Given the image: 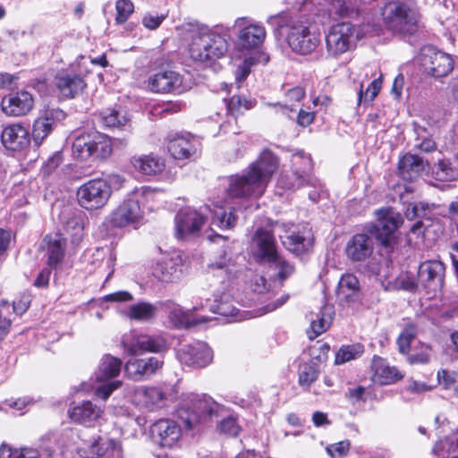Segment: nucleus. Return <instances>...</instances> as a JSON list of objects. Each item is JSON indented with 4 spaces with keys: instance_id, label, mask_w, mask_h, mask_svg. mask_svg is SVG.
Returning <instances> with one entry per match:
<instances>
[{
    "instance_id": "obj_60",
    "label": "nucleus",
    "mask_w": 458,
    "mask_h": 458,
    "mask_svg": "<svg viewBox=\"0 0 458 458\" xmlns=\"http://www.w3.org/2000/svg\"><path fill=\"white\" fill-rule=\"evenodd\" d=\"M350 445L351 444L349 440H343L328 445L326 450L331 458H342L348 454Z\"/></svg>"
},
{
    "instance_id": "obj_42",
    "label": "nucleus",
    "mask_w": 458,
    "mask_h": 458,
    "mask_svg": "<svg viewBox=\"0 0 458 458\" xmlns=\"http://www.w3.org/2000/svg\"><path fill=\"white\" fill-rule=\"evenodd\" d=\"M110 138L99 132H92V156L94 159H105L112 154Z\"/></svg>"
},
{
    "instance_id": "obj_47",
    "label": "nucleus",
    "mask_w": 458,
    "mask_h": 458,
    "mask_svg": "<svg viewBox=\"0 0 458 458\" xmlns=\"http://www.w3.org/2000/svg\"><path fill=\"white\" fill-rule=\"evenodd\" d=\"M157 308L148 302H139L131 305L128 310V316L131 319L147 321L156 316Z\"/></svg>"
},
{
    "instance_id": "obj_57",
    "label": "nucleus",
    "mask_w": 458,
    "mask_h": 458,
    "mask_svg": "<svg viewBox=\"0 0 458 458\" xmlns=\"http://www.w3.org/2000/svg\"><path fill=\"white\" fill-rule=\"evenodd\" d=\"M115 22L123 24L134 12V5L131 0H117L115 3Z\"/></svg>"
},
{
    "instance_id": "obj_24",
    "label": "nucleus",
    "mask_w": 458,
    "mask_h": 458,
    "mask_svg": "<svg viewBox=\"0 0 458 458\" xmlns=\"http://www.w3.org/2000/svg\"><path fill=\"white\" fill-rule=\"evenodd\" d=\"M1 106L7 115H25L33 108L34 98L29 91L13 92L3 98Z\"/></svg>"
},
{
    "instance_id": "obj_26",
    "label": "nucleus",
    "mask_w": 458,
    "mask_h": 458,
    "mask_svg": "<svg viewBox=\"0 0 458 458\" xmlns=\"http://www.w3.org/2000/svg\"><path fill=\"white\" fill-rule=\"evenodd\" d=\"M163 364L164 361L157 357L131 359L126 362L124 371L130 378L138 381L155 374Z\"/></svg>"
},
{
    "instance_id": "obj_40",
    "label": "nucleus",
    "mask_w": 458,
    "mask_h": 458,
    "mask_svg": "<svg viewBox=\"0 0 458 458\" xmlns=\"http://www.w3.org/2000/svg\"><path fill=\"white\" fill-rule=\"evenodd\" d=\"M334 315V308L330 305H325L321 310V314L317 315V318H310V329L309 332L310 339H314L323 334L331 325Z\"/></svg>"
},
{
    "instance_id": "obj_49",
    "label": "nucleus",
    "mask_w": 458,
    "mask_h": 458,
    "mask_svg": "<svg viewBox=\"0 0 458 458\" xmlns=\"http://www.w3.org/2000/svg\"><path fill=\"white\" fill-rule=\"evenodd\" d=\"M124 350L130 355H139L143 353V335L131 332L124 335L122 340Z\"/></svg>"
},
{
    "instance_id": "obj_59",
    "label": "nucleus",
    "mask_w": 458,
    "mask_h": 458,
    "mask_svg": "<svg viewBox=\"0 0 458 458\" xmlns=\"http://www.w3.org/2000/svg\"><path fill=\"white\" fill-rule=\"evenodd\" d=\"M143 353L146 352H159L165 346V340L159 336L143 335Z\"/></svg>"
},
{
    "instance_id": "obj_35",
    "label": "nucleus",
    "mask_w": 458,
    "mask_h": 458,
    "mask_svg": "<svg viewBox=\"0 0 458 458\" xmlns=\"http://www.w3.org/2000/svg\"><path fill=\"white\" fill-rule=\"evenodd\" d=\"M47 250V264L56 267L63 262L64 257L65 239L59 233L47 235L43 240Z\"/></svg>"
},
{
    "instance_id": "obj_37",
    "label": "nucleus",
    "mask_w": 458,
    "mask_h": 458,
    "mask_svg": "<svg viewBox=\"0 0 458 458\" xmlns=\"http://www.w3.org/2000/svg\"><path fill=\"white\" fill-rule=\"evenodd\" d=\"M266 38V30L259 24H250L239 32V42L243 48L251 49L259 47Z\"/></svg>"
},
{
    "instance_id": "obj_56",
    "label": "nucleus",
    "mask_w": 458,
    "mask_h": 458,
    "mask_svg": "<svg viewBox=\"0 0 458 458\" xmlns=\"http://www.w3.org/2000/svg\"><path fill=\"white\" fill-rule=\"evenodd\" d=\"M13 312L11 310V303L8 301L1 300L0 301V340L9 332Z\"/></svg>"
},
{
    "instance_id": "obj_20",
    "label": "nucleus",
    "mask_w": 458,
    "mask_h": 458,
    "mask_svg": "<svg viewBox=\"0 0 458 458\" xmlns=\"http://www.w3.org/2000/svg\"><path fill=\"white\" fill-rule=\"evenodd\" d=\"M178 360L190 367H205L208 365L213 358L212 351L204 342H193L183 344L177 351Z\"/></svg>"
},
{
    "instance_id": "obj_10",
    "label": "nucleus",
    "mask_w": 458,
    "mask_h": 458,
    "mask_svg": "<svg viewBox=\"0 0 458 458\" xmlns=\"http://www.w3.org/2000/svg\"><path fill=\"white\" fill-rule=\"evenodd\" d=\"M146 87L153 93L182 94L191 89V83L180 72L170 69H163L148 76Z\"/></svg>"
},
{
    "instance_id": "obj_43",
    "label": "nucleus",
    "mask_w": 458,
    "mask_h": 458,
    "mask_svg": "<svg viewBox=\"0 0 458 458\" xmlns=\"http://www.w3.org/2000/svg\"><path fill=\"white\" fill-rule=\"evenodd\" d=\"M92 132L77 136L72 143V155L75 158L88 160L92 156Z\"/></svg>"
},
{
    "instance_id": "obj_34",
    "label": "nucleus",
    "mask_w": 458,
    "mask_h": 458,
    "mask_svg": "<svg viewBox=\"0 0 458 458\" xmlns=\"http://www.w3.org/2000/svg\"><path fill=\"white\" fill-rule=\"evenodd\" d=\"M131 164L137 172L145 175H155L165 169L164 160L154 154L134 156Z\"/></svg>"
},
{
    "instance_id": "obj_23",
    "label": "nucleus",
    "mask_w": 458,
    "mask_h": 458,
    "mask_svg": "<svg viewBox=\"0 0 458 458\" xmlns=\"http://www.w3.org/2000/svg\"><path fill=\"white\" fill-rule=\"evenodd\" d=\"M336 297L343 306L354 307L361 301V290L358 278L352 274H344L340 278Z\"/></svg>"
},
{
    "instance_id": "obj_1",
    "label": "nucleus",
    "mask_w": 458,
    "mask_h": 458,
    "mask_svg": "<svg viewBox=\"0 0 458 458\" xmlns=\"http://www.w3.org/2000/svg\"><path fill=\"white\" fill-rule=\"evenodd\" d=\"M276 157L269 150H264L259 157L241 174L229 179L227 192L233 198L260 197L272 174L277 168Z\"/></svg>"
},
{
    "instance_id": "obj_12",
    "label": "nucleus",
    "mask_w": 458,
    "mask_h": 458,
    "mask_svg": "<svg viewBox=\"0 0 458 458\" xmlns=\"http://www.w3.org/2000/svg\"><path fill=\"white\" fill-rule=\"evenodd\" d=\"M423 71L435 78L445 77L454 68L452 57L432 46H425L417 57Z\"/></svg>"
},
{
    "instance_id": "obj_39",
    "label": "nucleus",
    "mask_w": 458,
    "mask_h": 458,
    "mask_svg": "<svg viewBox=\"0 0 458 458\" xmlns=\"http://www.w3.org/2000/svg\"><path fill=\"white\" fill-rule=\"evenodd\" d=\"M208 273L216 277L219 283L225 284L234 277L235 269L230 259L223 256L208 265Z\"/></svg>"
},
{
    "instance_id": "obj_55",
    "label": "nucleus",
    "mask_w": 458,
    "mask_h": 458,
    "mask_svg": "<svg viewBox=\"0 0 458 458\" xmlns=\"http://www.w3.org/2000/svg\"><path fill=\"white\" fill-rule=\"evenodd\" d=\"M319 371L314 364H303L300 368L299 384L306 388L315 382L318 377Z\"/></svg>"
},
{
    "instance_id": "obj_7",
    "label": "nucleus",
    "mask_w": 458,
    "mask_h": 458,
    "mask_svg": "<svg viewBox=\"0 0 458 458\" xmlns=\"http://www.w3.org/2000/svg\"><path fill=\"white\" fill-rule=\"evenodd\" d=\"M293 171L291 174H281L277 185L286 190H296L305 184L320 190L321 186L317 178L311 177L309 172L312 167V161L310 157L303 153H296L292 157Z\"/></svg>"
},
{
    "instance_id": "obj_63",
    "label": "nucleus",
    "mask_w": 458,
    "mask_h": 458,
    "mask_svg": "<svg viewBox=\"0 0 458 458\" xmlns=\"http://www.w3.org/2000/svg\"><path fill=\"white\" fill-rule=\"evenodd\" d=\"M218 430L229 436H236L240 428L234 418L227 417L220 421Z\"/></svg>"
},
{
    "instance_id": "obj_27",
    "label": "nucleus",
    "mask_w": 458,
    "mask_h": 458,
    "mask_svg": "<svg viewBox=\"0 0 458 458\" xmlns=\"http://www.w3.org/2000/svg\"><path fill=\"white\" fill-rule=\"evenodd\" d=\"M3 146L11 150H21L30 143V133L21 123H12L5 126L1 133Z\"/></svg>"
},
{
    "instance_id": "obj_31",
    "label": "nucleus",
    "mask_w": 458,
    "mask_h": 458,
    "mask_svg": "<svg viewBox=\"0 0 458 458\" xmlns=\"http://www.w3.org/2000/svg\"><path fill=\"white\" fill-rule=\"evenodd\" d=\"M62 115L57 109L48 110L35 120L32 129V139L37 145H40L50 134L56 118Z\"/></svg>"
},
{
    "instance_id": "obj_38",
    "label": "nucleus",
    "mask_w": 458,
    "mask_h": 458,
    "mask_svg": "<svg viewBox=\"0 0 458 458\" xmlns=\"http://www.w3.org/2000/svg\"><path fill=\"white\" fill-rule=\"evenodd\" d=\"M140 401L150 410L161 408L165 405L167 395L161 387L148 386L138 389Z\"/></svg>"
},
{
    "instance_id": "obj_61",
    "label": "nucleus",
    "mask_w": 458,
    "mask_h": 458,
    "mask_svg": "<svg viewBox=\"0 0 458 458\" xmlns=\"http://www.w3.org/2000/svg\"><path fill=\"white\" fill-rule=\"evenodd\" d=\"M431 348L422 344L419 352L408 356V362L413 364H428L430 361Z\"/></svg>"
},
{
    "instance_id": "obj_19",
    "label": "nucleus",
    "mask_w": 458,
    "mask_h": 458,
    "mask_svg": "<svg viewBox=\"0 0 458 458\" xmlns=\"http://www.w3.org/2000/svg\"><path fill=\"white\" fill-rule=\"evenodd\" d=\"M377 219L374 225L377 237L387 247L393 241V233L402 224L401 215L393 208H382L377 211Z\"/></svg>"
},
{
    "instance_id": "obj_33",
    "label": "nucleus",
    "mask_w": 458,
    "mask_h": 458,
    "mask_svg": "<svg viewBox=\"0 0 458 458\" xmlns=\"http://www.w3.org/2000/svg\"><path fill=\"white\" fill-rule=\"evenodd\" d=\"M203 307L194 306L192 310H184L180 305L171 303L168 305V318L170 322L176 327H188L192 325L206 322L205 318L195 319L193 311H197Z\"/></svg>"
},
{
    "instance_id": "obj_17",
    "label": "nucleus",
    "mask_w": 458,
    "mask_h": 458,
    "mask_svg": "<svg viewBox=\"0 0 458 458\" xmlns=\"http://www.w3.org/2000/svg\"><path fill=\"white\" fill-rule=\"evenodd\" d=\"M121 450L119 442L95 435L82 439L81 445L78 447V454L82 458H98L111 452L113 455L119 457Z\"/></svg>"
},
{
    "instance_id": "obj_58",
    "label": "nucleus",
    "mask_w": 458,
    "mask_h": 458,
    "mask_svg": "<svg viewBox=\"0 0 458 458\" xmlns=\"http://www.w3.org/2000/svg\"><path fill=\"white\" fill-rule=\"evenodd\" d=\"M429 206L424 203H412L410 204L405 211V216L409 220L419 218H428Z\"/></svg>"
},
{
    "instance_id": "obj_11",
    "label": "nucleus",
    "mask_w": 458,
    "mask_h": 458,
    "mask_svg": "<svg viewBox=\"0 0 458 458\" xmlns=\"http://www.w3.org/2000/svg\"><path fill=\"white\" fill-rule=\"evenodd\" d=\"M276 227L280 230L278 236L283 245L290 252L301 255L312 247L313 237L310 229L307 226L299 228L293 224L276 222Z\"/></svg>"
},
{
    "instance_id": "obj_44",
    "label": "nucleus",
    "mask_w": 458,
    "mask_h": 458,
    "mask_svg": "<svg viewBox=\"0 0 458 458\" xmlns=\"http://www.w3.org/2000/svg\"><path fill=\"white\" fill-rule=\"evenodd\" d=\"M436 180L441 182H453L458 180V168L454 167L450 160L440 159L432 168Z\"/></svg>"
},
{
    "instance_id": "obj_62",
    "label": "nucleus",
    "mask_w": 458,
    "mask_h": 458,
    "mask_svg": "<svg viewBox=\"0 0 458 458\" xmlns=\"http://www.w3.org/2000/svg\"><path fill=\"white\" fill-rule=\"evenodd\" d=\"M352 13V8L344 0H332L330 13L338 17H348Z\"/></svg>"
},
{
    "instance_id": "obj_2",
    "label": "nucleus",
    "mask_w": 458,
    "mask_h": 458,
    "mask_svg": "<svg viewBox=\"0 0 458 458\" xmlns=\"http://www.w3.org/2000/svg\"><path fill=\"white\" fill-rule=\"evenodd\" d=\"M381 15L388 30L401 34L415 33L421 19L412 0H390L382 8Z\"/></svg>"
},
{
    "instance_id": "obj_29",
    "label": "nucleus",
    "mask_w": 458,
    "mask_h": 458,
    "mask_svg": "<svg viewBox=\"0 0 458 458\" xmlns=\"http://www.w3.org/2000/svg\"><path fill=\"white\" fill-rule=\"evenodd\" d=\"M372 381L378 385H390L402 379L403 375L395 368L389 366L384 359L375 356L371 365Z\"/></svg>"
},
{
    "instance_id": "obj_4",
    "label": "nucleus",
    "mask_w": 458,
    "mask_h": 458,
    "mask_svg": "<svg viewBox=\"0 0 458 458\" xmlns=\"http://www.w3.org/2000/svg\"><path fill=\"white\" fill-rule=\"evenodd\" d=\"M153 190L148 186L136 188L111 214L110 222L114 226L133 225L142 218L140 199L152 196Z\"/></svg>"
},
{
    "instance_id": "obj_36",
    "label": "nucleus",
    "mask_w": 458,
    "mask_h": 458,
    "mask_svg": "<svg viewBox=\"0 0 458 458\" xmlns=\"http://www.w3.org/2000/svg\"><path fill=\"white\" fill-rule=\"evenodd\" d=\"M428 165V163L419 156L405 154L399 162L398 169L403 179L413 180L420 176Z\"/></svg>"
},
{
    "instance_id": "obj_32",
    "label": "nucleus",
    "mask_w": 458,
    "mask_h": 458,
    "mask_svg": "<svg viewBox=\"0 0 458 458\" xmlns=\"http://www.w3.org/2000/svg\"><path fill=\"white\" fill-rule=\"evenodd\" d=\"M208 310L215 314L225 318L228 321L242 320L243 316L234 306L232 297L227 293H223L219 297H216L214 301L208 304Z\"/></svg>"
},
{
    "instance_id": "obj_16",
    "label": "nucleus",
    "mask_w": 458,
    "mask_h": 458,
    "mask_svg": "<svg viewBox=\"0 0 458 458\" xmlns=\"http://www.w3.org/2000/svg\"><path fill=\"white\" fill-rule=\"evenodd\" d=\"M175 236L178 239L195 237L206 222L202 213L191 208L181 209L175 216Z\"/></svg>"
},
{
    "instance_id": "obj_28",
    "label": "nucleus",
    "mask_w": 458,
    "mask_h": 458,
    "mask_svg": "<svg viewBox=\"0 0 458 458\" xmlns=\"http://www.w3.org/2000/svg\"><path fill=\"white\" fill-rule=\"evenodd\" d=\"M55 84L62 97L72 98L83 91L86 83L81 74L58 73Z\"/></svg>"
},
{
    "instance_id": "obj_18",
    "label": "nucleus",
    "mask_w": 458,
    "mask_h": 458,
    "mask_svg": "<svg viewBox=\"0 0 458 458\" xmlns=\"http://www.w3.org/2000/svg\"><path fill=\"white\" fill-rule=\"evenodd\" d=\"M182 257L180 252L173 251L163 255L153 266V276L161 282L172 283L182 274Z\"/></svg>"
},
{
    "instance_id": "obj_30",
    "label": "nucleus",
    "mask_w": 458,
    "mask_h": 458,
    "mask_svg": "<svg viewBox=\"0 0 458 458\" xmlns=\"http://www.w3.org/2000/svg\"><path fill=\"white\" fill-rule=\"evenodd\" d=\"M373 251L372 239L365 233L355 234L347 243L346 254L353 261H362Z\"/></svg>"
},
{
    "instance_id": "obj_51",
    "label": "nucleus",
    "mask_w": 458,
    "mask_h": 458,
    "mask_svg": "<svg viewBox=\"0 0 458 458\" xmlns=\"http://www.w3.org/2000/svg\"><path fill=\"white\" fill-rule=\"evenodd\" d=\"M212 213L213 224L216 225L218 227L222 229H230L233 227L236 216L231 208L230 211L227 213L224 207L216 206V208L212 211Z\"/></svg>"
},
{
    "instance_id": "obj_64",
    "label": "nucleus",
    "mask_w": 458,
    "mask_h": 458,
    "mask_svg": "<svg viewBox=\"0 0 458 458\" xmlns=\"http://www.w3.org/2000/svg\"><path fill=\"white\" fill-rule=\"evenodd\" d=\"M457 374L454 371L441 369L437 372V381L445 389H450L456 382Z\"/></svg>"
},
{
    "instance_id": "obj_13",
    "label": "nucleus",
    "mask_w": 458,
    "mask_h": 458,
    "mask_svg": "<svg viewBox=\"0 0 458 458\" xmlns=\"http://www.w3.org/2000/svg\"><path fill=\"white\" fill-rule=\"evenodd\" d=\"M286 40L291 49L300 55L312 53L320 42L319 35L311 31L303 21H294L289 25Z\"/></svg>"
},
{
    "instance_id": "obj_41",
    "label": "nucleus",
    "mask_w": 458,
    "mask_h": 458,
    "mask_svg": "<svg viewBox=\"0 0 458 458\" xmlns=\"http://www.w3.org/2000/svg\"><path fill=\"white\" fill-rule=\"evenodd\" d=\"M268 264L276 272L275 287H281L284 281L295 271L294 266L279 255L276 256L275 259L270 260Z\"/></svg>"
},
{
    "instance_id": "obj_45",
    "label": "nucleus",
    "mask_w": 458,
    "mask_h": 458,
    "mask_svg": "<svg viewBox=\"0 0 458 458\" xmlns=\"http://www.w3.org/2000/svg\"><path fill=\"white\" fill-rule=\"evenodd\" d=\"M102 122L106 127L126 130L130 127V119L117 110L110 109L102 114Z\"/></svg>"
},
{
    "instance_id": "obj_5",
    "label": "nucleus",
    "mask_w": 458,
    "mask_h": 458,
    "mask_svg": "<svg viewBox=\"0 0 458 458\" xmlns=\"http://www.w3.org/2000/svg\"><path fill=\"white\" fill-rule=\"evenodd\" d=\"M219 405L210 396L191 394L178 410V417L188 429H192L202 417L216 414Z\"/></svg>"
},
{
    "instance_id": "obj_53",
    "label": "nucleus",
    "mask_w": 458,
    "mask_h": 458,
    "mask_svg": "<svg viewBox=\"0 0 458 458\" xmlns=\"http://www.w3.org/2000/svg\"><path fill=\"white\" fill-rule=\"evenodd\" d=\"M361 344L344 345L335 354V364H344L360 357L363 353Z\"/></svg>"
},
{
    "instance_id": "obj_8",
    "label": "nucleus",
    "mask_w": 458,
    "mask_h": 458,
    "mask_svg": "<svg viewBox=\"0 0 458 458\" xmlns=\"http://www.w3.org/2000/svg\"><path fill=\"white\" fill-rule=\"evenodd\" d=\"M112 196L111 185L106 179H91L81 184L77 191L79 205L86 210L103 208Z\"/></svg>"
},
{
    "instance_id": "obj_21",
    "label": "nucleus",
    "mask_w": 458,
    "mask_h": 458,
    "mask_svg": "<svg viewBox=\"0 0 458 458\" xmlns=\"http://www.w3.org/2000/svg\"><path fill=\"white\" fill-rule=\"evenodd\" d=\"M445 270V265L441 261L422 262L418 271L419 281L430 292L440 291L444 284Z\"/></svg>"
},
{
    "instance_id": "obj_14",
    "label": "nucleus",
    "mask_w": 458,
    "mask_h": 458,
    "mask_svg": "<svg viewBox=\"0 0 458 458\" xmlns=\"http://www.w3.org/2000/svg\"><path fill=\"white\" fill-rule=\"evenodd\" d=\"M280 230L276 227V222L269 228H259L253 237V255L259 262L268 263L278 255L276 246L275 233Z\"/></svg>"
},
{
    "instance_id": "obj_15",
    "label": "nucleus",
    "mask_w": 458,
    "mask_h": 458,
    "mask_svg": "<svg viewBox=\"0 0 458 458\" xmlns=\"http://www.w3.org/2000/svg\"><path fill=\"white\" fill-rule=\"evenodd\" d=\"M167 140L168 151L175 159H189L200 152V141L189 133H172Z\"/></svg>"
},
{
    "instance_id": "obj_3",
    "label": "nucleus",
    "mask_w": 458,
    "mask_h": 458,
    "mask_svg": "<svg viewBox=\"0 0 458 458\" xmlns=\"http://www.w3.org/2000/svg\"><path fill=\"white\" fill-rule=\"evenodd\" d=\"M359 39L356 27L348 21H341L331 25L326 34L327 53L330 57L338 58L342 55L352 51Z\"/></svg>"
},
{
    "instance_id": "obj_9",
    "label": "nucleus",
    "mask_w": 458,
    "mask_h": 458,
    "mask_svg": "<svg viewBox=\"0 0 458 458\" xmlns=\"http://www.w3.org/2000/svg\"><path fill=\"white\" fill-rule=\"evenodd\" d=\"M121 368L122 360L118 358L107 354L101 359L96 371V380L101 385L93 387L97 397L106 401L114 390L121 386L120 380L111 381L119 375Z\"/></svg>"
},
{
    "instance_id": "obj_22",
    "label": "nucleus",
    "mask_w": 458,
    "mask_h": 458,
    "mask_svg": "<svg viewBox=\"0 0 458 458\" xmlns=\"http://www.w3.org/2000/svg\"><path fill=\"white\" fill-rule=\"evenodd\" d=\"M153 439L163 447L174 446L182 437L180 426L172 420H159L150 428Z\"/></svg>"
},
{
    "instance_id": "obj_25",
    "label": "nucleus",
    "mask_w": 458,
    "mask_h": 458,
    "mask_svg": "<svg viewBox=\"0 0 458 458\" xmlns=\"http://www.w3.org/2000/svg\"><path fill=\"white\" fill-rule=\"evenodd\" d=\"M103 414L104 410L90 401L73 403L68 410V415L73 422L86 426L94 425Z\"/></svg>"
},
{
    "instance_id": "obj_52",
    "label": "nucleus",
    "mask_w": 458,
    "mask_h": 458,
    "mask_svg": "<svg viewBox=\"0 0 458 458\" xmlns=\"http://www.w3.org/2000/svg\"><path fill=\"white\" fill-rule=\"evenodd\" d=\"M65 231L71 237V242L74 246H78L83 237L84 225L80 216L71 217L65 225Z\"/></svg>"
},
{
    "instance_id": "obj_54",
    "label": "nucleus",
    "mask_w": 458,
    "mask_h": 458,
    "mask_svg": "<svg viewBox=\"0 0 458 458\" xmlns=\"http://www.w3.org/2000/svg\"><path fill=\"white\" fill-rule=\"evenodd\" d=\"M417 334V328L413 324H408L403 329L397 339V345L399 352L403 354H408L411 347V343Z\"/></svg>"
},
{
    "instance_id": "obj_48",
    "label": "nucleus",
    "mask_w": 458,
    "mask_h": 458,
    "mask_svg": "<svg viewBox=\"0 0 458 458\" xmlns=\"http://www.w3.org/2000/svg\"><path fill=\"white\" fill-rule=\"evenodd\" d=\"M381 87L382 81L380 78L373 80L368 85L366 90L363 89V82H361L358 91V106L370 104L379 93Z\"/></svg>"
},
{
    "instance_id": "obj_46",
    "label": "nucleus",
    "mask_w": 458,
    "mask_h": 458,
    "mask_svg": "<svg viewBox=\"0 0 458 458\" xmlns=\"http://www.w3.org/2000/svg\"><path fill=\"white\" fill-rule=\"evenodd\" d=\"M0 458H40V454L36 448H14L8 445H2Z\"/></svg>"
},
{
    "instance_id": "obj_50",
    "label": "nucleus",
    "mask_w": 458,
    "mask_h": 458,
    "mask_svg": "<svg viewBox=\"0 0 458 458\" xmlns=\"http://www.w3.org/2000/svg\"><path fill=\"white\" fill-rule=\"evenodd\" d=\"M227 111L233 116L253 108L256 102L243 96L234 95L227 102Z\"/></svg>"
},
{
    "instance_id": "obj_6",
    "label": "nucleus",
    "mask_w": 458,
    "mask_h": 458,
    "mask_svg": "<svg viewBox=\"0 0 458 458\" xmlns=\"http://www.w3.org/2000/svg\"><path fill=\"white\" fill-rule=\"evenodd\" d=\"M190 55L197 62L222 57L227 51V42L219 34L203 32L192 37Z\"/></svg>"
}]
</instances>
